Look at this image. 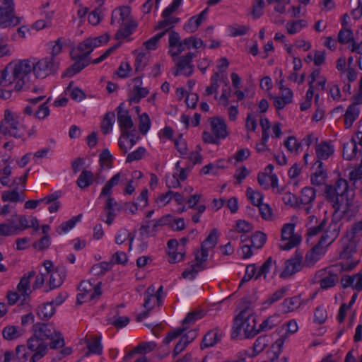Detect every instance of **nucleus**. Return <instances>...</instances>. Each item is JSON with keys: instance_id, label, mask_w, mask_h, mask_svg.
I'll return each mask as SVG.
<instances>
[{"instance_id": "obj_20", "label": "nucleus", "mask_w": 362, "mask_h": 362, "mask_svg": "<svg viewBox=\"0 0 362 362\" xmlns=\"http://www.w3.org/2000/svg\"><path fill=\"white\" fill-rule=\"evenodd\" d=\"M157 47H146V49L141 52H139L138 49L134 51V54H136L135 60V70L136 71H142L146 66L150 57L149 50L156 49Z\"/></svg>"}, {"instance_id": "obj_4", "label": "nucleus", "mask_w": 362, "mask_h": 362, "mask_svg": "<svg viewBox=\"0 0 362 362\" xmlns=\"http://www.w3.org/2000/svg\"><path fill=\"white\" fill-rule=\"evenodd\" d=\"M256 319L248 309L243 310L234 320L232 338L238 337L243 332L245 338L254 337L259 332L256 329Z\"/></svg>"}, {"instance_id": "obj_64", "label": "nucleus", "mask_w": 362, "mask_h": 362, "mask_svg": "<svg viewBox=\"0 0 362 362\" xmlns=\"http://www.w3.org/2000/svg\"><path fill=\"white\" fill-rule=\"evenodd\" d=\"M25 345H18L16 348L15 356L16 360L18 362H26L28 357V353L26 351Z\"/></svg>"}, {"instance_id": "obj_53", "label": "nucleus", "mask_w": 362, "mask_h": 362, "mask_svg": "<svg viewBox=\"0 0 362 362\" xmlns=\"http://www.w3.org/2000/svg\"><path fill=\"white\" fill-rule=\"evenodd\" d=\"M110 40V35L105 33L103 35L94 37H88L83 42V45H100L106 44Z\"/></svg>"}, {"instance_id": "obj_21", "label": "nucleus", "mask_w": 362, "mask_h": 362, "mask_svg": "<svg viewBox=\"0 0 362 362\" xmlns=\"http://www.w3.org/2000/svg\"><path fill=\"white\" fill-rule=\"evenodd\" d=\"M208 8L203 10L199 15L191 17L185 24L184 29L188 33L195 32L199 26L206 20Z\"/></svg>"}, {"instance_id": "obj_58", "label": "nucleus", "mask_w": 362, "mask_h": 362, "mask_svg": "<svg viewBox=\"0 0 362 362\" xmlns=\"http://www.w3.org/2000/svg\"><path fill=\"white\" fill-rule=\"evenodd\" d=\"M129 322V318L127 316H119V311L116 310V314L111 319V324L117 329L123 328Z\"/></svg>"}, {"instance_id": "obj_1", "label": "nucleus", "mask_w": 362, "mask_h": 362, "mask_svg": "<svg viewBox=\"0 0 362 362\" xmlns=\"http://www.w3.org/2000/svg\"><path fill=\"white\" fill-rule=\"evenodd\" d=\"M325 196L332 203L334 214L341 210L344 215L348 216L355 215L356 211L351 209L354 193L352 190H349V184L346 180L340 178L334 186L327 185Z\"/></svg>"}, {"instance_id": "obj_35", "label": "nucleus", "mask_w": 362, "mask_h": 362, "mask_svg": "<svg viewBox=\"0 0 362 362\" xmlns=\"http://www.w3.org/2000/svg\"><path fill=\"white\" fill-rule=\"evenodd\" d=\"M55 313V307L53 305V302H47L44 303L37 308L38 317L43 320H49Z\"/></svg>"}, {"instance_id": "obj_33", "label": "nucleus", "mask_w": 362, "mask_h": 362, "mask_svg": "<svg viewBox=\"0 0 362 362\" xmlns=\"http://www.w3.org/2000/svg\"><path fill=\"white\" fill-rule=\"evenodd\" d=\"M357 141L352 138L349 142L344 144L343 158L347 160H351L356 157L357 153Z\"/></svg>"}, {"instance_id": "obj_47", "label": "nucleus", "mask_w": 362, "mask_h": 362, "mask_svg": "<svg viewBox=\"0 0 362 362\" xmlns=\"http://www.w3.org/2000/svg\"><path fill=\"white\" fill-rule=\"evenodd\" d=\"M288 291V287L284 286L279 290L276 291L274 293L269 296L268 298L264 300V305H271L274 303L279 301L286 295L287 291Z\"/></svg>"}, {"instance_id": "obj_40", "label": "nucleus", "mask_w": 362, "mask_h": 362, "mask_svg": "<svg viewBox=\"0 0 362 362\" xmlns=\"http://www.w3.org/2000/svg\"><path fill=\"white\" fill-rule=\"evenodd\" d=\"M115 121V115L113 112H108L105 115L100 124L101 130L104 134H107L112 131Z\"/></svg>"}, {"instance_id": "obj_60", "label": "nucleus", "mask_w": 362, "mask_h": 362, "mask_svg": "<svg viewBox=\"0 0 362 362\" xmlns=\"http://www.w3.org/2000/svg\"><path fill=\"white\" fill-rule=\"evenodd\" d=\"M113 157L108 149H104L100 154V163L101 167L110 168L112 165Z\"/></svg>"}, {"instance_id": "obj_25", "label": "nucleus", "mask_w": 362, "mask_h": 362, "mask_svg": "<svg viewBox=\"0 0 362 362\" xmlns=\"http://www.w3.org/2000/svg\"><path fill=\"white\" fill-rule=\"evenodd\" d=\"M337 41L340 44H348L349 45H358L357 35L356 37L350 28H341L337 36Z\"/></svg>"}, {"instance_id": "obj_17", "label": "nucleus", "mask_w": 362, "mask_h": 362, "mask_svg": "<svg viewBox=\"0 0 362 362\" xmlns=\"http://www.w3.org/2000/svg\"><path fill=\"white\" fill-rule=\"evenodd\" d=\"M124 103H121L116 109L117 119L121 133L134 127V122L128 110L123 108Z\"/></svg>"}, {"instance_id": "obj_54", "label": "nucleus", "mask_w": 362, "mask_h": 362, "mask_svg": "<svg viewBox=\"0 0 362 362\" xmlns=\"http://www.w3.org/2000/svg\"><path fill=\"white\" fill-rule=\"evenodd\" d=\"M221 78V74L218 72L215 73L211 77V85L207 86L204 95H211L214 93H216L219 87L218 81Z\"/></svg>"}, {"instance_id": "obj_9", "label": "nucleus", "mask_w": 362, "mask_h": 362, "mask_svg": "<svg viewBox=\"0 0 362 362\" xmlns=\"http://www.w3.org/2000/svg\"><path fill=\"white\" fill-rule=\"evenodd\" d=\"M357 252L356 243L354 241H349L343 247V250L340 253V259L343 260L339 264L332 266V270L337 267H340V271H351L359 262L358 259H355L354 255Z\"/></svg>"}, {"instance_id": "obj_46", "label": "nucleus", "mask_w": 362, "mask_h": 362, "mask_svg": "<svg viewBox=\"0 0 362 362\" xmlns=\"http://www.w3.org/2000/svg\"><path fill=\"white\" fill-rule=\"evenodd\" d=\"M81 216L82 214H78L77 216H73L67 221L63 222L57 229V233L59 234H62L63 233H66L72 229L75 226L76 223L80 221Z\"/></svg>"}, {"instance_id": "obj_39", "label": "nucleus", "mask_w": 362, "mask_h": 362, "mask_svg": "<svg viewBox=\"0 0 362 362\" xmlns=\"http://www.w3.org/2000/svg\"><path fill=\"white\" fill-rule=\"evenodd\" d=\"M155 293V286L151 285L148 287V288L146 290L144 295V307L147 310H151L155 305V303L156 300V298L154 296Z\"/></svg>"}, {"instance_id": "obj_61", "label": "nucleus", "mask_w": 362, "mask_h": 362, "mask_svg": "<svg viewBox=\"0 0 362 362\" xmlns=\"http://www.w3.org/2000/svg\"><path fill=\"white\" fill-rule=\"evenodd\" d=\"M50 342L49 346L52 349H57L62 348L65 345L64 338L62 334L57 331L54 337L52 339H49Z\"/></svg>"}, {"instance_id": "obj_59", "label": "nucleus", "mask_w": 362, "mask_h": 362, "mask_svg": "<svg viewBox=\"0 0 362 362\" xmlns=\"http://www.w3.org/2000/svg\"><path fill=\"white\" fill-rule=\"evenodd\" d=\"M151 127V120L147 113L144 112L139 117V129L142 134H146Z\"/></svg>"}, {"instance_id": "obj_22", "label": "nucleus", "mask_w": 362, "mask_h": 362, "mask_svg": "<svg viewBox=\"0 0 362 362\" xmlns=\"http://www.w3.org/2000/svg\"><path fill=\"white\" fill-rule=\"evenodd\" d=\"M137 27V23L134 21L127 22L121 25V28L117 30L115 34L117 40H124L123 42H128L130 40V35L135 30Z\"/></svg>"}, {"instance_id": "obj_29", "label": "nucleus", "mask_w": 362, "mask_h": 362, "mask_svg": "<svg viewBox=\"0 0 362 362\" xmlns=\"http://www.w3.org/2000/svg\"><path fill=\"white\" fill-rule=\"evenodd\" d=\"M315 165H317L315 172L311 176V182L316 186H320L325 182L327 173L323 168V163L316 160Z\"/></svg>"}, {"instance_id": "obj_38", "label": "nucleus", "mask_w": 362, "mask_h": 362, "mask_svg": "<svg viewBox=\"0 0 362 362\" xmlns=\"http://www.w3.org/2000/svg\"><path fill=\"white\" fill-rule=\"evenodd\" d=\"M337 281L338 275L332 270H329L328 274L325 276L322 277L319 282L321 288L327 289L334 286Z\"/></svg>"}, {"instance_id": "obj_3", "label": "nucleus", "mask_w": 362, "mask_h": 362, "mask_svg": "<svg viewBox=\"0 0 362 362\" xmlns=\"http://www.w3.org/2000/svg\"><path fill=\"white\" fill-rule=\"evenodd\" d=\"M120 180V173L115 174L110 180H109L105 186L103 187L100 194V198L107 197V199L103 208L104 212L107 215V219L104 221L107 225H111L113 222L117 212L122 210V206L117 202V201L112 197V187L118 185Z\"/></svg>"}, {"instance_id": "obj_55", "label": "nucleus", "mask_w": 362, "mask_h": 362, "mask_svg": "<svg viewBox=\"0 0 362 362\" xmlns=\"http://www.w3.org/2000/svg\"><path fill=\"white\" fill-rule=\"evenodd\" d=\"M29 289L30 281L28 280V277L23 276L17 286V290L21 293V296L23 298V300L29 296L30 293L28 292Z\"/></svg>"}, {"instance_id": "obj_32", "label": "nucleus", "mask_w": 362, "mask_h": 362, "mask_svg": "<svg viewBox=\"0 0 362 362\" xmlns=\"http://www.w3.org/2000/svg\"><path fill=\"white\" fill-rule=\"evenodd\" d=\"M156 346V344L153 341L142 342L135 347V349L128 353L124 360L127 361L130 360L135 353H148L153 351Z\"/></svg>"}, {"instance_id": "obj_51", "label": "nucleus", "mask_w": 362, "mask_h": 362, "mask_svg": "<svg viewBox=\"0 0 362 362\" xmlns=\"http://www.w3.org/2000/svg\"><path fill=\"white\" fill-rule=\"evenodd\" d=\"M246 195L251 203L256 206H259L262 204L264 198L262 193L258 191L253 190L250 187L247 189Z\"/></svg>"}, {"instance_id": "obj_34", "label": "nucleus", "mask_w": 362, "mask_h": 362, "mask_svg": "<svg viewBox=\"0 0 362 362\" xmlns=\"http://www.w3.org/2000/svg\"><path fill=\"white\" fill-rule=\"evenodd\" d=\"M86 344L88 349V352L86 356H88L90 354L100 355L103 352V346L100 343V337L94 336L90 339H86Z\"/></svg>"}, {"instance_id": "obj_6", "label": "nucleus", "mask_w": 362, "mask_h": 362, "mask_svg": "<svg viewBox=\"0 0 362 362\" xmlns=\"http://www.w3.org/2000/svg\"><path fill=\"white\" fill-rule=\"evenodd\" d=\"M29 228V222L25 215L14 213L7 219L6 223H0V235L11 236L18 235Z\"/></svg>"}, {"instance_id": "obj_27", "label": "nucleus", "mask_w": 362, "mask_h": 362, "mask_svg": "<svg viewBox=\"0 0 362 362\" xmlns=\"http://www.w3.org/2000/svg\"><path fill=\"white\" fill-rule=\"evenodd\" d=\"M334 147L327 141H322L316 145L315 153L317 160H327L334 153Z\"/></svg>"}, {"instance_id": "obj_36", "label": "nucleus", "mask_w": 362, "mask_h": 362, "mask_svg": "<svg viewBox=\"0 0 362 362\" xmlns=\"http://www.w3.org/2000/svg\"><path fill=\"white\" fill-rule=\"evenodd\" d=\"M273 268H276V262L273 260L272 257H269L259 267L255 276V279H258L262 276L266 279L267 275Z\"/></svg>"}, {"instance_id": "obj_7", "label": "nucleus", "mask_w": 362, "mask_h": 362, "mask_svg": "<svg viewBox=\"0 0 362 362\" xmlns=\"http://www.w3.org/2000/svg\"><path fill=\"white\" fill-rule=\"evenodd\" d=\"M166 33H168V45H202L203 44L201 39L193 37L180 41V35L177 32L174 30L168 32L166 29L144 42L143 45H156Z\"/></svg>"}, {"instance_id": "obj_37", "label": "nucleus", "mask_w": 362, "mask_h": 362, "mask_svg": "<svg viewBox=\"0 0 362 362\" xmlns=\"http://www.w3.org/2000/svg\"><path fill=\"white\" fill-rule=\"evenodd\" d=\"M301 305L299 296L286 298L281 304L282 310L284 313H289L298 308Z\"/></svg>"}, {"instance_id": "obj_5", "label": "nucleus", "mask_w": 362, "mask_h": 362, "mask_svg": "<svg viewBox=\"0 0 362 362\" xmlns=\"http://www.w3.org/2000/svg\"><path fill=\"white\" fill-rule=\"evenodd\" d=\"M90 47H72L69 54L71 59L74 63L68 67L62 76L71 77L79 73L83 69L87 66L90 62L89 54L93 49Z\"/></svg>"}, {"instance_id": "obj_44", "label": "nucleus", "mask_w": 362, "mask_h": 362, "mask_svg": "<svg viewBox=\"0 0 362 362\" xmlns=\"http://www.w3.org/2000/svg\"><path fill=\"white\" fill-rule=\"evenodd\" d=\"M113 264L114 262L112 261L102 262L100 263L94 264L91 267L90 271L94 275H103L112 268Z\"/></svg>"}, {"instance_id": "obj_8", "label": "nucleus", "mask_w": 362, "mask_h": 362, "mask_svg": "<svg viewBox=\"0 0 362 362\" xmlns=\"http://www.w3.org/2000/svg\"><path fill=\"white\" fill-rule=\"evenodd\" d=\"M0 134L14 138H21L25 134L24 127L16 120L13 113L9 110L4 112V118L0 124Z\"/></svg>"}, {"instance_id": "obj_11", "label": "nucleus", "mask_w": 362, "mask_h": 362, "mask_svg": "<svg viewBox=\"0 0 362 362\" xmlns=\"http://www.w3.org/2000/svg\"><path fill=\"white\" fill-rule=\"evenodd\" d=\"M334 238H329L327 233H323L316 244L305 255V264L307 267L314 265L325 253L326 247L332 243Z\"/></svg>"}, {"instance_id": "obj_56", "label": "nucleus", "mask_w": 362, "mask_h": 362, "mask_svg": "<svg viewBox=\"0 0 362 362\" xmlns=\"http://www.w3.org/2000/svg\"><path fill=\"white\" fill-rule=\"evenodd\" d=\"M130 13V8L128 6H122L119 9L115 11V13L119 16L118 23L121 25L132 21L129 19Z\"/></svg>"}, {"instance_id": "obj_24", "label": "nucleus", "mask_w": 362, "mask_h": 362, "mask_svg": "<svg viewBox=\"0 0 362 362\" xmlns=\"http://www.w3.org/2000/svg\"><path fill=\"white\" fill-rule=\"evenodd\" d=\"M359 103H353L348 106L347 110L344 114V126L346 129L350 128L356 118L358 117L360 110L358 105Z\"/></svg>"}, {"instance_id": "obj_2", "label": "nucleus", "mask_w": 362, "mask_h": 362, "mask_svg": "<svg viewBox=\"0 0 362 362\" xmlns=\"http://www.w3.org/2000/svg\"><path fill=\"white\" fill-rule=\"evenodd\" d=\"M31 58L10 63L4 69L3 84L13 86L16 91L28 90L30 88V75L33 73Z\"/></svg>"}, {"instance_id": "obj_10", "label": "nucleus", "mask_w": 362, "mask_h": 362, "mask_svg": "<svg viewBox=\"0 0 362 362\" xmlns=\"http://www.w3.org/2000/svg\"><path fill=\"white\" fill-rule=\"evenodd\" d=\"M101 284V282L93 284L90 281H82L78 286L80 291L77 295L78 303L98 300L102 294Z\"/></svg>"}, {"instance_id": "obj_18", "label": "nucleus", "mask_w": 362, "mask_h": 362, "mask_svg": "<svg viewBox=\"0 0 362 362\" xmlns=\"http://www.w3.org/2000/svg\"><path fill=\"white\" fill-rule=\"evenodd\" d=\"M33 332L35 333L38 337L42 338L44 341L48 339H52L56 335L57 330L51 325L37 322L33 326Z\"/></svg>"}, {"instance_id": "obj_30", "label": "nucleus", "mask_w": 362, "mask_h": 362, "mask_svg": "<svg viewBox=\"0 0 362 362\" xmlns=\"http://www.w3.org/2000/svg\"><path fill=\"white\" fill-rule=\"evenodd\" d=\"M47 342L44 341L42 338L38 337L34 332L32 337H30L27 341V348L30 351L47 350Z\"/></svg>"}, {"instance_id": "obj_41", "label": "nucleus", "mask_w": 362, "mask_h": 362, "mask_svg": "<svg viewBox=\"0 0 362 362\" xmlns=\"http://www.w3.org/2000/svg\"><path fill=\"white\" fill-rule=\"evenodd\" d=\"M315 189L310 187H305L301 190L300 200L301 204L308 205L315 199Z\"/></svg>"}, {"instance_id": "obj_19", "label": "nucleus", "mask_w": 362, "mask_h": 362, "mask_svg": "<svg viewBox=\"0 0 362 362\" xmlns=\"http://www.w3.org/2000/svg\"><path fill=\"white\" fill-rule=\"evenodd\" d=\"M213 134L221 141L227 137L228 133L225 121L218 117H214L209 119Z\"/></svg>"}, {"instance_id": "obj_49", "label": "nucleus", "mask_w": 362, "mask_h": 362, "mask_svg": "<svg viewBox=\"0 0 362 362\" xmlns=\"http://www.w3.org/2000/svg\"><path fill=\"white\" fill-rule=\"evenodd\" d=\"M266 240V234L261 231H257L251 236V246L256 249H260L265 244Z\"/></svg>"}, {"instance_id": "obj_26", "label": "nucleus", "mask_w": 362, "mask_h": 362, "mask_svg": "<svg viewBox=\"0 0 362 362\" xmlns=\"http://www.w3.org/2000/svg\"><path fill=\"white\" fill-rule=\"evenodd\" d=\"M21 18L14 15V12H0V28L14 27L20 23Z\"/></svg>"}, {"instance_id": "obj_15", "label": "nucleus", "mask_w": 362, "mask_h": 362, "mask_svg": "<svg viewBox=\"0 0 362 362\" xmlns=\"http://www.w3.org/2000/svg\"><path fill=\"white\" fill-rule=\"evenodd\" d=\"M198 52H189L185 56H182L177 62V70L175 73V76L183 74L186 76H189L193 72V66L191 64L192 59L197 57Z\"/></svg>"}, {"instance_id": "obj_23", "label": "nucleus", "mask_w": 362, "mask_h": 362, "mask_svg": "<svg viewBox=\"0 0 362 362\" xmlns=\"http://www.w3.org/2000/svg\"><path fill=\"white\" fill-rule=\"evenodd\" d=\"M221 339V334L219 329H214L208 331L204 336L202 341L201 343V349L214 346Z\"/></svg>"}, {"instance_id": "obj_12", "label": "nucleus", "mask_w": 362, "mask_h": 362, "mask_svg": "<svg viewBox=\"0 0 362 362\" xmlns=\"http://www.w3.org/2000/svg\"><path fill=\"white\" fill-rule=\"evenodd\" d=\"M295 223H285L281 228L279 247L284 250H288L297 246L301 242V236L294 233Z\"/></svg>"}, {"instance_id": "obj_57", "label": "nucleus", "mask_w": 362, "mask_h": 362, "mask_svg": "<svg viewBox=\"0 0 362 362\" xmlns=\"http://www.w3.org/2000/svg\"><path fill=\"white\" fill-rule=\"evenodd\" d=\"M204 315L203 310H195L189 312L182 320V325L194 324L197 320L202 318Z\"/></svg>"}, {"instance_id": "obj_43", "label": "nucleus", "mask_w": 362, "mask_h": 362, "mask_svg": "<svg viewBox=\"0 0 362 362\" xmlns=\"http://www.w3.org/2000/svg\"><path fill=\"white\" fill-rule=\"evenodd\" d=\"M3 337L6 340H13L23 334L22 330H20L16 326H7L2 331Z\"/></svg>"}, {"instance_id": "obj_42", "label": "nucleus", "mask_w": 362, "mask_h": 362, "mask_svg": "<svg viewBox=\"0 0 362 362\" xmlns=\"http://www.w3.org/2000/svg\"><path fill=\"white\" fill-rule=\"evenodd\" d=\"M209 251L201 247L200 251H197L195 253V262L194 264L197 265V268L202 269V271L206 268V262L208 259Z\"/></svg>"}, {"instance_id": "obj_62", "label": "nucleus", "mask_w": 362, "mask_h": 362, "mask_svg": "<svg viewBox=\"0 0 362 362\" xmlns=\"http://www.w3.org/2000/svg\"><path fill=\"white\" fill-rule=\"evenodd\" d=\"M269 339L267 335L259 336L255 341L253 345L254 351L256 354H259L262 351L264 348L267 346Z\"/></svg>"}, {"instance_id": "obj_63", "label": "nucleus", "mask_w": 362, "mask_h": 362, "mask_svg": "<svg viewBox=\"0 0 362 362\" xmlns=\"http://www.w3.org/2000/svg\"><path fill=\"white\" fill-rule=\"evenodd\" d=\"M201 271L202 270L197 269V265H195L194 263H192L188 268L183 271V272L182 273V276L184 279L193 280L196 278L198 273Z\"/></svg>"}, {"instance_id": "obj_48", "label": "nucleus", "mask_w": 362, "mask_h": 362, "mask_svg": "<svg viewBox=\"0 0 362 362\" xmlns=\"http://www.w3.org/2000/svg\"><path fill=\"white\" fill-rule=\"evenodd\" d=\"M50 278L49 280V289L52 290L60 286L65 278L64 273H59L57 270L50 273Z\"/></svg>"}, {"instance_id": "obj_16", "label": "nucleus", "mask_w": 362, "mask_h": 362, "mask_svg": "<svg viewBox=\"0 0 362 362\" xmlns=\"http://www.w3.org/2000/svg\"><path fill=\"white\" fill-rule=\"evenodd\" d=\"M302 255L297 252L294 256L288 259L285 263V268L281 273L280 276L286 278L299 272L302 268Z\"/></svg>"}, {"instance_id": "obj_52", "label": "nucleus", "mask_w": 362, "mask_h": 362, "mask_svg": "<svg viewBox=\"0 0 362 362\" xmlns=\"http://www.w3.org/2000/svg\"><path fill=\"white\" fill-rule=\"evenodd\" d=\"M148 94V90L147 88L134 86L132 90V95L129 96V101L138 103L141 98L146 97Z\"/></svg>"}, {"instance_id": "obj_50", "label": "nucleus", "mask_w": 362, "mask_h": 362, "mask_svg": "<svg viewBox=\"0 0 362 362\" xmlns=\"http://www.w3.org/2000/svg\"><path fill=\"white\" fill-rule=\"evenodd\" d=\"M217 240V230L214 228L207 238L203 241L201 247L209 251V249H212L216 245Z\"/></svg>"}, {"instance_id": "obj_28", "label": "nucleus", "mask_w": 362, "mask_h": 362, "mask_svg": "<svg viewBox=\"0 0 362 362\" xmlns=\"http://www.w3.org/2000/svg\"><path fill=\"white\" fill-rule=\"evenodd\" d=\"M93 182L98 184L100 183V181L94 177L91 171L84 170L78 177L76 183L81 189H85L92 185Z\"/></svg>"}, {"instance_id": "obj_45", "label": "nucleus", "mask_w": 362, "mask_h": 362, "mask_svg": "<svg viewBox=\"0 0 362 362\" xmlns=\"http://www.w3.org/2000/svg\"><path fill=\"white\" fill-rule=\"evenodd\" d=\"M163 20L160 21L155 27L156 30L165 29L173 27L180 22V18L173 16H162Z\"/></svg>"}, {"instance_id": "obj_13", "label": "nucleus", "mask_w": 362, "mask_h": 362, "mask_svg": "<svg viewBox=\"0 0 362 362\" xmlns=\"http://www.w3.org/2000/svg\"><path fill=\"white\" fill-rule=\"evenodd\" d=\"M33 61V73L36 78H45L54 73L58 69V64L52 58L45 57L41 59L31 58Z\"/></svg>"}, {"instance_id": "obj_31", "label": "nucleus", "mask_w": 362, "mask_h": 362, "mask_svg": "<svg viewBox=\"0 0 362 362\" xmlns=\"http://www.w3.org/2000/svg\"><path fill=\"white\" fill-rule=\"evenodd\" d=\"M1 199L4 202H23L25 200V196L23 192H18V189L15 187L12 190H6L1 193Z\"/></svg>"}, {"instance_id": "obj_14", "label": "nucleus", "mask_w": 362, "mask_h": 362, "mask_svg": "<svg viewBox=\"0 0 362 362\" xmlns=\"http://www.w3.org/2000/svg\"><path fill=\"white\" fill-rule=\"evenodd\" d=\"M139 136L135 129L122 132L118 141L119 148L127 153L129 148H132L137 142Z\"/></svg>"}]
</instances>
